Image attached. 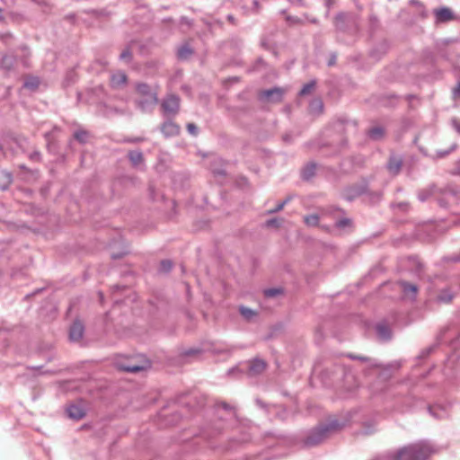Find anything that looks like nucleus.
<instances>
[{
  "mask_svg": "<svg viewBox=\"0 0 460 460\" xmlns=\"http://www.w3.org/2000/svg\"><path fill=\"white\" fill-rule=\"evenodd\" d=\"M430 453V447L427 443L420 442L400 449L394 460H425Z\"/></svg>",
  "mask_w": 460,
  "mask_h": 460,
  "instance_id": "1",
  "label": "nucleus"
},
{
  "mask_svg": "<svg viewBox=\"0 0 460 460\" xmlns=\"http://www.w3.org/2000/svg\"><path fill=\"white\" fill-rule=\"evenodd\" d=\"M115 364L119 369L133 373L150 367V362L146 359L138 362L136 358H119Z\"/></svg>",
  "mask_w": 460,
  "mask_h": 460,
  "instance_id": "2",
  "label": "nucleus"
},
{
  "mask_svg": "<svg viewBox=\"0 0 460 460\" xmlns=\"http://www.w3.org/2000/svg\"><path fill=\"white\" fill-rule=\"evenodd\" d=\"M137 92L144 99L140 100L138 105L143 111H148L151 107L156 104L157 98L155 93L150 89V87L145 84L137 85Z\"/></svg>",
  "mask_w": 460,
  "mask_h": 460,
  "instance_id": "3",
  "label": "nucleus"
},
{
  "mask_svg": "<svg viewBox=\"0 0 460 460\" xmlns=\"http://www.w3.org/2000/svg\"><path fill=\"white\" fill-rule=\"evenodd\" d=\"M166 115L171 116L177 113L180 106L179 98L175 95H169L162 104Z\"/></svg>",
  "mask_w": 460,
  "mask_h": 460,
  "instance_id": "4",
  "label": "nucleus"
},
{
  "mask_svg": "<svg viewBox=\"0 0 460 460\" xmlns=\"http://www.w3.org/2000/svg\"><path fill=\"white\" fill-rule=\"evenodd\" d=\"M437 22H447L454 19L453 12L447 7H441L434 11Z\"/></svg>",
  "mask_w": 460,
  "mask_h": 460,
  "instance_id": "5",
  "label": "nucleus"
},
{
  "mask_svg": "<svg viewBox=\"0 0 460 460\" xmlns=\"http://www.w3.org/2000/svg\"><path fill=\"white\" fill-rule=\"evenodd\" d=\"M283 96V90L281 88H273L270 90L264 91L261 94V98L268 102H279Z\"/></svg>",
  "mask_w": 460,
  "mask_h": 460,
  "instance_id": "6",
  "label": "nucleus"
},
{
  "mask_svg": "<svg viewBox=\"0 0 460 460\" xmlns=\"http://www.w3.org/2000/svg\"><path fill=\"white\" fill-rule=\"evenodd\" d=\"M66 412L69 418L80 420L84 416V408L81 404H71L68 406Z\"/></svg>",
  "mask_w": 460,
  "mask_h": 460,
  "instance_id": "7",
  "label": "nucleus"
},
{
  "mask_svg": "<svg viewBox=\"0 0 460 460\" xmlns=\"http://www.w3.org/2000/svg\"><path fill=\"white\" fill-rule=\"evenodd\" d=\"M83 333H84L83 323L79 321H75L70 328V332H69L70 340L75 341H78L82 338Z\"/></svg>",
  "mask_w": 460,
  "mask_h": 460,
  "instance_id": "8",
  "label": "nucleus"
},
{
  "mask_svg": "<svg viewBox=\"0 0 460 460\" xmlns=\"http://www.w3.org/2000/svg\"><path fill=\"white\" fill-rule=\"evenodd\" d=\"M399 287L402 291L404 293V296L408 298H414L417 293V287L415 285L407 283V282H400Z\"/></svg>",
  "mask_w": 460,
  "mask_h": 460,
  "instance_id": "9",
  "label": "nucleus"
},
{
  "mask_svg": "<svg viewBox=\"0 0 460 460\" xmlns=\"http://www.w3.org/2000/svg\"><path fill=\"white\" fill-rule=\"evenodd\" d=\"M162 132L166 137L177 135L179 132V127L172 121H166L162 126Z\"/></svg>",
  "mask_w": 460,
  "mask_h": 460,
  "instance_id": "10",
  "label": "nucleus"
},
{
  "mask_svg": "<svg viewBox=\"0 0 460 460\" xmlns=\"http://www.w3.org/2000/svg\"><path fill=\"white\" fill-rule=\"evenodd\" d=\"M12 182V175L4 170H0V189L5 190Z\"/></svg>",
  "mask_w": 460,
  "mask_h": 460,
  "instance_id": "11",
  "label": "nucleus"
},
{
  "mask_svg": "<svg viewBox=\"0 0 460 460\" xmlns=\"http://www.w3.org/2000/svg\"><path fill=\"white\" fill-rule=\"evenodd\" d=\"M266 364L261 359H254L250 363V371L252 374H259L265 369Z\"/></svg>",
  "mask_w": 460,
  "mask_h": 460,
  "instance_id": "12",
  "label": "nucleus"
},
{
  "mask_svg": "<svg viewBox=\"0 0 460 460\" xmlns=\"http://www.w3.org/2000/svg\"><path fill=\"white\" fill-rule=\"evenodd\" d=\"M111 82L112 86L118 87L126 82V75L122 72H117L111 75Z\"/></svg>",
  "mask_w": 460,
  "mask_h": 460,
  "instance_id": "13",
  "label": "nucleus"
},
{
  "mask_svg": "<svg viewBox=\"0 0 460 460\" xmlns=\"http://www.w3.org/2000/svg\"><path fill=\"white\" fill-rule=\"evenodd\" d=\"M240 314L244 319L248 321L252 320L257 315V313L255 311L244 306L240 307Z\"/></svg>",
  "mask_w": 460,
  "mask_h": 460,
  "instance_id": "14",
  "label": "nucleus"
},
{
  "mask_svg": "<svg viewBox=\"0 0 460 460\" xmlns=\"http://www.w3.org/2000/svg\"><path fill=\"white\" fill-rule=\"evenodd\" d=\"M401 160L396 158H392L388 164V169L391 172L396 173L401 167Z\"/></svg>",
  "mask_w": 460,
  "mask_h": 460,
  "instance_id": "15",
  "label": "nucleus"
},
{
  "mask_svg": "<svg viewBox=\"0 0 460 460\" xmlns=\"http://www.w3.org/2000/svg\"><path fill=\"white\" fill-rule=\"evenodd\" d=\"M129 159L134 165H138L142 162V154L138 151L130 152Z\"/></svg>",
  "mask_w": 460,
  "mask_h": 460,
  "instance_id": "16",
  "label": "nucleus"
},
{
  "mask_svg": "<svg viewBox=\"0 0 460 460\" xmlns=\"http://www.w3.org/2000/svg\"><path fill=\"white\" fill-rule=\"evenodd\" d=\"M376 331H377L378 335L382 339H388L390 336L389 330L383 324H378L376 327Z\"/></svg>",
  "mask_w": 460,
  "mask_h": 460,
  "instance_id": "17",
  "label": "nucleus"
},
{
  "mask_svg": "<svg viewBox=\"0 0 460 460\" xmlns=\"http://www.w3.org/2000/svg\"><path fill=\"white\" fill-rule=\"evenodd\" d=\"M305 223L309 226H314L319 223V217L317 215H310L305 217Z\"/></svg>",
  "mask_w": 460,
  "mask_h": 460,
  "instance_id": "18",
  "label": "nucleus"
},
{
  "mask_svg": "<svg viewBox=\"0 0 460 460\" xmlns=\"http://www.w3.org/2000/svg\"><path fill=\"white\" fill-rule=\"evenodd\" d=\"M323 109V103L320 100H314L310 104V111L314 113L320 112Z\"/></svg>",
  "mask_w": 460,
  "mask_h": 460,
  "instance_id": "19",
  "label": "nucleus"
},
{
  "mask_svg": "<svg viewBox=\"0 0 460 460\" xmlns=\"http://www.w3.org/2000/svg\"><path fill=\"white\" fill-rule=\"evenodd\" d=\"M39 79L38 78H35V77H32V78H29L25 81L24 83V87L26 88H29V89H35L38 87L39 85Z\"/></svg>",
  "mask_w": 460,
  "mask_h": 460,
  "instance_id": "20",
  "label": "nucleus"
},
{
  "mask_svg": "<svg viewBox=\"0 0 460 460\" xmlns=\"http://www.w3.org/2000/svg\"><path fill=\"white\" fill-rule=\"evenodd\" d=\"M383 135V129L381 128H374L369 131V136L373 139H378Z\"/></svg>",
  "mask_w": 460,
  "mask_h": 460,
  "instance_id": "21",
  "label": "nucleus"
},
{
  "mask_svg": "<svg viewBox=\"0 0 460 460\" xmlns=\"http://www.w3.org/2000/svg\"><path fill=\"white\" fill-rule=\"evenodd\" d=\"M452 298L453 295L449 291H444L438 296V299L442 302H449Z\"/></svg>",
  "mask_w": 460,
  "mask_h": 460,
  "instance_id": "22",
  "label": "nucleus"
},
{
  "mask_svg": "<svg viewBox=\"0 0 460 460\" xmlns=\"http://www.w3.org/2000/svg\"><path fill=\"white\" fill-rule=\"evenodd\" d=\"M314 82H311L307 84H305L300 91V94L301 95H305V94H308L312 89L314 88Z\"/></svg>",
  "mask_w": 460,
  "mask_h": 460,
  "instance_id": "23",
  "label": "nucleus"
},
{
  "mask_svg": "<svg viewBox=\"0 0 460 460\" xmlns=\"http://www.w3.org/2000/svg\"><path fill=\"white\" fill-rule=\"evenodd\" d=\"M13 65V58L11 57H4L2 59V66L6 69H9Z\"/></svg>",
  "mask_w": 460,
  "mask_h": 460,
  "instance_id": "24",
  "label": "nucleus"
},
{
  "mask_svg": "<svg viewBox=\"0 0 460 460\" xmlns=\"http://www.w3.org/2000/svg\"><path fill=\"white\" fill-rule=\"evenodd\" d=\"M290 200V198H287L284 201L279 203L275 208L271 209L270 213H275L283 209L285 205Z\"/></svg>",
  "mask_w": 460,
  "mask_h": 460,
  "instance_id": "25",
  "label": "nucleus"
},
{
  "mask_svg": "<svg viewBox=\"0 0 460 460\" xmlns=\"http://www.w3.org/2000/svg\"><path fill=\"white\" fill-rule=\"evenodd\" d=\"M75 137L79 140L80 142L85 141L86 138V133L85 132H76L75 134Z\"/></svg>",
  "mask_w": 460,
  "mask_h": 460,
  "instance_id": "26",
  "label": "nucleus"
},
{
  "mask_svg": "<svg viewBox=\"0 0 460 460\" xmlns=\"http://www.w3.org/2000/svg\"><path fill=\"white\" fill-rule=\"evenodd\" d=\"M187 128H188V131L191 135H196L197 134V127L194 124H191V123L188 124Z\"/></svg>",
  "mask_w": 460,
  "mask_h": 460,
  "instance_id": "27",
  "label": "nucleus"
},
{
  "mask_svg": "<svg viewBox=\"0 0 460 460\" xmlns=\"http://www.w3.org/2000/svg\"><path fill=\"white\" fill-rule=\"evenodd\" d=\"M161 266L164 270H169L172 268V262L170 261H164Z\"/></svg>",
  "mask_w": 460,
  "mask_h": 460,
  "instance_id": "28",
  "label": "nucleus"
},
{
  "mask_svg": "<svg viewBox=\"0 0 460 460\" xmlns=\"http://www.w3.org/2000/svg\"><path fill=\"white\" fill-rule=\"evenodd\" d=\"M268 226H279V223L278 219H270L267 222Z\"/></svg>",
  "mask_w": 460,
  "mask_h": 460,
  "instance_id": "29",
  "label": "nucleus"
},
{
  "mask_svg": "<svg viewBox=\"0 0 460 460\" xmlns=\"http://www.w3.org/2000/svg\"><path fill=\"white\" fill-rule=\"evenodd\" d=\"M279 293L278 289H268L265 291L266 296H273Z\"/></svg>",
  "mask_w": 460,
  "mask_h": 460,
  "instance_id": "30",
  "label": "nucleus"
},
{
  "mask_svg": "<svg viewBox=\"0 0 460 460\" xmlns=\"http://www.w3.org/2000/svg\"><path fill=\"white\" fill-rule=\"evenodd\" d=\"M322 438H323V435H321V438H315V439H314L313 437H309V438H308V440H307V443H308V444H315V443H318V442L322 439Z\"/></svg>",
  "mask_w": 460,
  "mask_h": 460,
  "instance_id": "31",
  "label": "nucleus"
},
{
  "mask_svg": "<svg viewBox=\"0 0 460 460\" xmlns=\"http://www.w3.org/2000/svg\"><path fill=\"white\" fill-rule=\"evenodd\" d=\"M348 225H349V220H348V219L341 220V221H339V222L337 223V226H338L339 227H343V226H348Z\"/></svg>",
  "mask_w": 460,
  "mask_h": 460,
  "instance_id": "32",
  "label": "nucleus"
},
{
  "mask_svg": "<svg viewBox=\"0 0 460 460\" xmlns=\"http://www.w3.org/2000/svg\"><path fill=\"white\" fill-rule=\"evenodd\" d=\"M452 123L456 130L460 133V121L457 119H453Z\"/></svg>",
  "mask_w": 460,
  "mask_h": 460,
  "instance_id": "33",
  "label": "nucleus"
},
{
  "mask_svg": "<svg viewBox=\"0 0 460 460\" xmlns=\"http://www.w3.org/2000/svg\"><path fill=\"white\" fill-rule=\"evenodd\" d=\"M454 96L460 97V82L457 84L456 87L454 90Z\"/></svg>",
  "mask_w": 460,
  "mask_h": 460,
  "instance_id": "34",
  "label": "nucleus"
},
{
  "mask_svg": "<svg viewBox=\"0 0 460 460\" xmlns=\"http://www.w3.org/2000/svg\"><path fill=\"white\" fill-rule=\"evenodd\" d=\"M329 428L332 429H335L341 428V425L338 422L333 421V422L330 423Z\"/></svg>",
  "mask_w": 460,
  "mask_h": 460,
  "instance_id": "35",
  "label": "nucleus"
},
{
  "mask_svg": "<svg viewBox=\"0 0 460 460\" xmlns=\"http://www.w3.org/2000/svg\"><path fill=\"white\" fill-rule=\"evenodd\" d=\"M187 52H188V50H187V49H180V50H179V56H180L181 58H185V57H186V55H187Z\"/></svg>",
  "mask_w": 460,
  "mask_h": 460,
  "instance_id": "36",
  "label": "nucleus"
},
{
  "mask_svg": "<svg viewBox=\"0 0 460 460\" xmlns=\"http://www.w3.org/2000/svg\"><path fill=\"white\" fill-rule=\"evenodd\" d=\"M410 4L411 5H416L421 7V4L417 0H411Z\"/></svg>",
  "mask_w": 460,
  "mask_h": 460,
  "instance_id": "37",
  "label": "nucleus"
},
{
  "mask_svg": "<svg viewBox=\"0 0 460 460\" xmlns=\"http://www.w3.org/2000/svg\"><path fill=\"white\" fill-rule=\"evenodd\" d=\"M257 5H258V2L257 1H252V7H248V8L249 9H256Z\"/></svg>",
  "mask_w": 460,
  "mask_h": 460,
  "instance_id": "38",
  "label": "nucleus"
},
{
  "mask_svg": "<svg viewBox=\"0 0 460 460\" xmlns=\"http://www.w3.org/2000/svg\"><path fill=\"white\" fill-rule=\"evenodd\" d=\"M128 56V52H123V53H121L120 58H126Z\"/></svg>",
  "mask_w": 460,
  "mask_h": 460,
  "instance_id": "39",
  "label": "nucleus"
},
{
  "mask_svg": "<svg viewBox=\"0 0 460 460\" xmlns=\"http://www.w3.org/2000/svg\"><path fill=\"white\" fill-rule=\"evenodd\" d=\"M373 431H374V429H366L365 433L366 434H369V433H372Z\"/></svg>",
  "mask_w": 460,
  "mask_h": 460,
  "instance_id": "40",
  "label": "nucleus"
},
{
  "mask_svg": "<svg viewBox=\"0 0 460 460\" xmlns=\"http://www.w3.org/2000/svg\"><path fill=\"white\" fill-rule=\"evenodd\" d=\"M426 199H427V197H426V196L420 195V200H422V201H423V200H425Z\"/></svg>",
  "mask_w": 460,
  "mask_h": 460,
  "instance_id": "41",
  "label": "nucleus"
}]
</instances>
